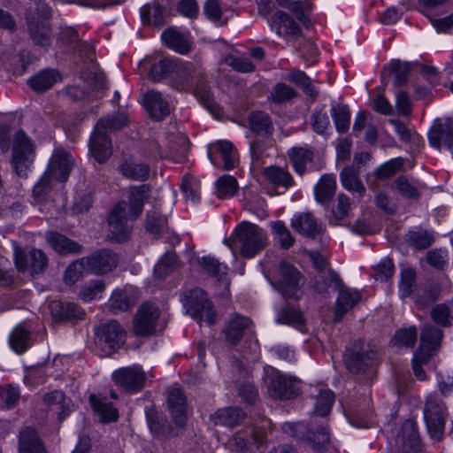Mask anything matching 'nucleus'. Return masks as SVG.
I'll list each match as a JSON object with an SVG mask.
<instances>
[{"mask_svg": "<svg viewBox=\"0 0 453 453\" xmlns=\"http://www.w3.org/2000/svg\"><path fill=\"white\" fill-rule=\"evenodd\" d=\"M149 191L147 185L133 188L128 203L119 202L110 212L108 222L110 233L117 242H125L130 234L128 220L136 219L143 210V203Z\"/></svg>", "mask_w": 453, "mask_h": 453, "instance_id": "f257e3e1", "label": "nucleus"}, {"mask_svg": "<svg viewBox=\"0 0 453 453\" xmlns=\"http://www.w3.org/2000/svg\"><path fill=\"white\" fill-rule=\"evenodd\" d=\"M74 161L71 153L63 148H56L48 165L47 172L35 185L33 196L35 200L42 203L47 200V196L52 188L51 179L65 181L73 167Z\"/></svg>", "mask_w": 453, "mask_h": 453, "instance_id": "f03ea898", "label": "nucleus"}, {"mask_svg": "<svg viewBox=\"0 0 453 453\" xmlns=\"http://www.w3.org/2000/svg\"><path fill=\"white\" fill-rule=\"evenodd\" d=\"M226 243L232 250H239L243 257L252 258L266 247L267 237L264 230L257 225L242 222L229 240H226Z\"/></svg>", "mask_w": 453, "mask_h": 453, "instance_id": "7ed1b4c3", "label": "nucleus"}, {"mask_svg": "<svg viewBox=\"0 0 453 453\" xmlns=\"http://www.w3.org/2000/svg\"><path fill=\"white\" fill-rule=\"evenodd\" d=\"M171 86L180 91H193L202 100H209L210 89L204 71L192 63L177 62Z\"/></svg>", "mask_w": 453, "mask_h": 453, "instance_id": "20e7f679", "label": "nucleus"}, {"mask_svg": "<svg viewBox=\"0 0 453 453\" xmlns=\"http://www.w3.org/2000/svg\"><path fill=\"white\" fill-rule=\"evenodd\" d=\"M283 430L293 437L306 439L315 453H323L331 445L329 430L326 422L316 424L307 433L304 432L307 427L302 422L285 423Z\"/></svg>", "mask_w": 453, "mask_h": 453, "instance_id": "39448f33", "label": "nucleus"}, {"mask_svg": "<svg viewBox=\"0 0 453 453\" xmlns=\"http://www.w3.org/2000/svg\"><path fill=\"white\" fill-rule=\"evenodd\" d=\"M183 305L187 313L194 319L203 320L209 326L215 323L216 311L203 289L194 288L188 291L184 296Z\"/></svg>", "mask_w": 453, "mask_h": 453, "instance_id": "423d86ee", "label": "nucleus"}, {"mask_svg": "<svg viewBox=\"0 0 453 453\" xmlns=\"http://www.w3.org/2000/svg\"><path fill=\"white\" fill-rule=\"evenodd\" d=\"M377 356V350L373 344L359 340L346 354L344 361L350 372L362 373L373 367Z\"/></svg>", "mask_w": 453, "mask_h": 453, "instance_id": "0eeeda50", "label": "nucleus"}, {"mask_svg": "<svg viewBox=\"0 0 453 453\" xmlns=\"http://www.w3.org/2000/svg\"><path fill=\"white\" fill-rule=\"evenodd\" d=\"M96 344L106 354L119 349L126 341V332L115 319L101 324L95 329Z\"/></svg>", "mask_w": 453, "mask_h": 453, "instance_id": "6e6552de", "label": "nucleus"}, {"mask_svg": "<svg viewBox=\"0 0 453 453\" xmlns=\"http://www.w3.org/2000/svg\"><path fill=\"white\" fill-rule=\"evenodd\" d=\"M34 156L35 147L31 139L23 130L17 131L13 138L12 164L18 175L27 174Z\"/></svg>", "mask_w": 453, "mask_h": 453, "instance_id": "1a4fd4ad", "label": "nucleus"}, {"mask_svg": "<svg viewBox=\"0 0 453 453\" xmlns=\"http://www.w3.org/2000/svg\"><path fill=\"white\" fill-rule=\"evenodd\" d=\"M424 418L431 437L440 440L444 431L446 418L444 403L436 396L429 395L424 409Z\"/></svg>", "mask_w": 453, "mask_h": 453, "instance_id": "9d476101", "label": "nucleus"}, {"mask_svg": "<svg viewBox=\"0 0 453 453\" xmlns=\"http://www.w3.org/2000/svg\"><path fill=\"white\" fill-rule=\"evenodd\" d=\"M265 444V434L264 429L254 426L237 432L229 441L230 450L236 453L251 452L252 445L260 451Z\"/></svg>", "mask_w": 453, "mask_h": 453, "instance_id": "9b49d317", "label": "nucleus"}, {"mask_svg": "<svg viewBox=\"0 0 453 453\" xmlns=\"http://www.w3.org/2000/svg\"><path fill=\"white\" fill-rule=\"evenodd\" d=\"M111 377L117 386L130 393L141 391L147 380L146 372L139 365L121 367L116 370Z\"/></svg>", "mask_w": 453, "mask_h": 453, "instance_id": "f8f14e48", "label": "nucleus"}, {"mask_svg": "<svg viewBox=\"0 0 453 453\" xmlns=\"http://www.w3.org/2000/svg\"><path fill=\"white\" fill-rule=\"evenodd\" d=\"M280 278L273 286L285 297L299 298L303 280L292 265L282 261L280 265Z\"/></svg>", "mask_w": 453, "mask_h": 453, "instance_id": "ddd939ff", "label": "nucleus"}, {"mask_svg": "<svg viewBox=\"0 0 453 453\" xmlns=\"http://www.w3.org/2000/svg\"><path fill=\"white\" fill-rule=\"evenodd\" d=\"M159 309L153 303H144L134 319V332L136 335L149 336L157 332Z\"/></svg>", "mask_w": 453, "mask_h": 453, "instance_id": "4468645a", "label": "nucleus"}, {"mask_svg": "<svg viewBox=\"0 0 453 453\" xmlns=\"http://www.w3.org/2000/svg\"><path fill=\"white\" fill-rule=\"evenodd\" d=\"M208 157L215 166L224 170L234 168L237 162V150L229 141H217L208 146Z\"/></svg>", "mask_w": 453, "mask_h": 453, "instance_id": "2eb2a0df", "label": "nucleus"}, {"mask_svg": "<svg viewBox=\"0 0 453 453\" xmlns=\"http://www.w3.org/2000/svg\"><path fill=\"white\" fill-rule=\"evenodd\" d=\"M14 264L19 272L30 270L32 274L42 273L48 266V257L39 249H32L27 255L21 249L14 250Z\"/></svg>", "mask_w": 453, "mask_h": 453, "instance_id": "dca6fc26", "label": "nucleus"}, {"mask_svg": "<svg viewBox=\"0 0 453 453\" xmlns=\"http://www.w3.org/2000/svg\"><path fill=\"white\" fill-rule=\"evenodd\" d=\"M396 453H420L421 443L416 424L411 419L405 420L395 436Z\"/></svg>", "mask_w": 453, "mask_h": 453, "instance_id": "f3484780", "label": "nucleus"}, {"mask_svg": "<svg viewBox=\"0 0 453 453\" xmlns=\"http://www.w3.org/2000/svg\"><path fill=\"white\" fill-rule=\"evenodd\" d=\"M87 258L88 272L95 274H105L111 272L119 263V257L113 251L103 249Z\"/></svg>", "mask_w": 453, "mask_h": 453, "instance_id": "a211bd4d", "label": "nucleus"}, {"mask_svg": "<svg viewBox=\"0 0 453 453\" xmlns=\"http://www.w3.org/2000/svg\"><path fill=\"white\" fill-rule=\"evenodd\" d=\"M297 381L295 379L276 373L268 387L270 395L275 399L287 400L299 394Z\"/></svg>", "mask_w": 453, "mask_h": 453, "instance_id": "6ab92c4d", "label": "nucleus"}, {"mask_svg": "<svg viewBox=\"0 0 453 453\" xmlns=\"http://www.w3.org/2000/svg\"><path fill=\"white\" fill-rule=\"evenodd\" d=\"M19 453H48L43 441L33 426H25L18 435Z\"/></svg>", "mask_w": 453, "mask_h": 453, "instance_id": "aec40b11", "label": "nucleus"}, {"mask_svg": "<svg viewBox=\"0 0 453 453\" xmlns=\"http://www.w3.org/2000/svg\"><path fill=\"white\" fill-rule=\"evenodd\" d=\"M26 20L27 30L33 42L42 47L50 45L51 29L49 22L41 21L32 12H27Z\"/></svg>", "mask_w": 453, "mask_h": 453, "instance_id": "412c9836", "label": "nucleus"}, {"mask_svg": "<svg viewBox=\"0 0 453 453\" xmlns=\"http://www.w3.org/2000/svg\"><path fill=\"white\" fill-rule=\"evenodd\" d=\"M143 102L150 116L155 120H161L170 113L169 103L159 91H147Z\"/></svg>", "mask_w": 453, "mask_h": 453, "instance_id": "4be33fe9", "label": "nucleus"}, {"mask_svg": "<svg viewBox=\"0 0 453 453\" xmlns=\"http://www.w3.org/2000/svg\"><path fill=\"white\" fill-rule=\"evenodd\" d=\"M337 290L334 321L339 322L349 310L360 302L361 294L357 289L344 287L342 283Z\"/></svg>", "mask_w": 453, "mask_h": 453, "instance_id": "5701e85b", "label": "nucleus"}, {"mask_svg": "<svg viewBox=\"0 0 453 453\" xmlns=\"http://www.w3.org/2000/svg\"><path fill=\"white\" fill-rule=\"evenodd\" d=\"M290 225L300 234L314 239L321 233V226L311 212H299L293 216Z\"/></svg>", "mask_w": 453, "mask_h": 453, "instance_id": "b1692460", "label": "nucleus"}, {"mask_svg": "<svg viewBox=\"0 0 453 453\" xmlns=\"http://www.w3.org/2000/svg\"><path fill=\"white\" fill-rule=\"evenodd\" d=\"M442 337L443 332L441 329L433 325H426L421 330L420 344L417 350H421L433 357L441 348Z\"/></svg>", "mask_w": 453, "mask_h": 453, "instance_id": "393cba45", "label": "nucleus"}, {"mask_svg": "<svg viewBox=\"0 0 453 453\" xmlns=\"http://www.w3.org/2000/svg\"><path fill=\"white\" fill-rule=\"evenodd\" d=\"M167 405L174 423L184 426L187 418V399L180 388L172 389L167 397Z\"/></svg>", "mask_w": 453, "mask_h": 453, "instance_id": "a878e982", "label": "nucleus"}, {"mask_svg": "<svg viewBox=\"0 0 453 453\" xmlns=\"http://www.w3.org/2000/svg\"><path fill=\"white\" fill-rule=\"evenodd\" d=\"M89 151L98 163L106 162L112 154L111 142L107 134L95 129L89 141Z\"/></svg>", "mask_w": 453, "mask_h": 453, "instance_id": "bb28decb", "label": "nucleus"}, {"mask_svg": "<svg viewBox=\"0 0 453 453\" xmlns=\"http://www.w3.org/2000/svg\"><path fill=\"white\" fill-rule=\"evenodd\" d=\"M50 310L52 316L59 321L76 322L84 317L83 310L73 303H62L55 300L50 302Z\"/></svg>", "mask_w": 453, "mask_h": 453, "instance_id": "cd10ccee", "label": "nucleus"}, {"mask_svg": "<svg viewBox=\"0 0 453 453\" xmlns=\"http://www.w3.org/2000/svg\"><path fill=\"white\" fill-rule=\"evenodd\" d=\"M251 324L248 317H244L238 313H234L228 319L224 334L226 342L231 345H236L242 338L244 330Z\"/></svg>", "mask_w": 453, "mask_h": 453, "instance_id": "c85d7f7f", "label": "nucleus"}, {"mask_svg": "<svg viewBox=\"0 0 453 453\" xmlns=\"http://www.w3.org/2000/svg\"><path fill=\"white\" fill-rule=\"evenodd\" d=\"M45 238L52 249L60 254H80L82 252V246L55 231H48Z\"/></svg>", "mask_w": 453, "mask_h": 453, "instance_id": "c756f323", "label": "nucleus"}, {"mask_svg": "<svg viewBox=\"0 0 453 453\" xmlns=\"http://www.w3.org/2000/svg\"><path fill=\"white\" fill-rule=\"evenodd\" d=\"M270 25L280 36L298 35L301 33L299 25L288 13L282 11L273 13Z\"/></svg>", "mask_w": 453, "mask_h": 453, "instance_id": "7c9ffc66", "label": "nucleus"}, {"mask_svg": "<svg viewBox=\"0 0 453 453\" xmlns=\"http://www.w3.org/2000/svg\"><path fill=\"white\" fill-rule=\"evenodd\" d=\"M246 417V414L237 407H226L218 410L211 415V419L214 425H220L228 427H234L239 425Z\"/></svg>", "mask_w": 453, "mask_h": 453, "instance_id": "2f4dec72", "label": "nucleus"}, {"mask_svg": "<svg viewBox=\"0 0 453 453\" xmlns=\"http://www.w3.org/2000/svg\"><path fill=\"white\" fill-rule=\"evenodd\" d=\"M428 140L434 148L440 149L443 144L451 150L453 147V127L448 124L434 125L428 133Z\"/></svg>", "mask_w": 453, "mask_h": 453, "instance_id": "473e14b6", "label": "nucleus"}, {"mask_svg": "<svg viewBox=\"0 0 453 453\" xmlns=\"http://www.w3.org/2000/svg\"><path fill=\"white\" fill-rule=\"evenodd\" d=\"M59 80L58 72L54 69H44L32 76L27 83L31 89L42 93L50 89Z\"/></svg>", "mask_w": 453, "mask_h": 453, "instance_id": "72a5a7b5", "label": "nucleus"}, {"mask_svg": "<svg viewBox=\"0 0 453 453\" xmlns=\"http://www.w3.org/2000/svg\"><path fill=\"white\" fill-rule=\"evenodd\" d=\"M44 403L58 413V419L63 420L71 411V400L61 390H54L43 396Z\"/></svg>", "mask_w": 453, "mask_h": 453, "instance_id": "f704fd0d", "label": "nucleus"}, {"mask_svg": "<svg viewBox=\"0 0 453 453\" xmlns=\"http://www.w3.org/2000/svg\"><path fill=\"white\" fill-rule=\"evenodd\" d=\"M199 265L207 274L215 278L218 281L223 282L226 287L229 286L230 281L227 278L228 268L226 265L211 257H202L199 260Z\"/></svg>", "mask_w": 453, "mask_h": 453, "instance_id": "c9c22d12", "label": "nucleus"}, {"mask_svg": "<svg viewBox=\"0 0 453 453\" xmlns=\"http://www.w3.org/2000/svg\"><path fill=\"white\" fill-rule=\"evenodd\" d=\"M335 190V178L331 174H324L314 188L315 199L321 204H326L334 196Z\"/></svg>", "mask_w": 453, "mask_h": 453, "instance_id": "e433bc0d", "label": "nucleus"}, {"mask_svg": "<svg viewBox=\"0 0 453 453\" xmlns=\"http://www.w3.org/2000/svg\"><path fill=\"white\" fill-rule=\"evenodd\" d=\"M341 182L344 188L356 192L359 196H364L365 188L359 178V171L354 165L344 167L340 174Z\"/></svg>", "mask_w": 453, "mask_h": 453, "instance_id": "4c0bfd02", "label": "nucleus"}, {"mask_svg": "<svg viewBox=\"0 0 453 453\" xmlns=\"http://www.w3.org/2000/svg\"><path fill=\"white\" fill-rule=\"evenodd\" d=\"M89 402L94 411L100 417V420L104 423L116 421L119 418V412L112 403L106 398H100L95 395H90Z\"/></svg>", "mask_w": 453, "mask_h": 453, "instance_id": "58836bf2", "label": "nucleus"}, {"mask_svg": "<svg viewBox=\"0 0 453 453\" xmlns=\"http://www.w3.org/2000/svg\"><path fill=\"white\" fill-rule=\"evenodd\" d=\"M342 282L339 275L334 271L328 269L326 272L317 273L313 278L312 286L316 291L325 293L329 288L338 289Z\"/></svg>", "mask_w": 453, "mask_h": 453, "instance_id": "ea45409f", "label": "nucleus"}, {"mask_svg": "<svg viewBox=\"0 0 453 453\" xmlns=\"http://www.w3.org/2000/svg\"><path fill=\"white\" fill-rule=\"evenodd\" d=\"M135 303L134 296L127 289H116L110 300L109 308L114 313L127 311Z\"/></svg>", "mask_w": 453, "mask_h": 453, "instance_id": "a19ab883", "label": "nucleus"}, {"mask_svg": "<svg viewBox=\"0 0 453 453\" xmlns=\"http://www.w3.org/2000/svg\"><path fill=\"white\" fill-rule=\"evenodd\" d=\"M162 39L170 49L180 54H187L190 51V44L185 35L175 28H168L162 34Z\"/></svg>", "mask_w": 453, "mask_h": 453, "instance_id": "79ce46f5", "label": "nucleus"}, {"mask_svg": "<svg viewBox=\"0 0 453 453\" xmlns=\"http://www.w3.org/2000/svg\"><path fill=\"white\" fill-rule=\"evenodd\" d=\"M141 19L143 24L162 27L166 22L165 11L158 4H146L141 8Z\"/></svg>", "mask_w": 453, "mask_h": 453, "instance_id": "37998d69", "label": "nucleus"}, {"mask_svg": "<svg viewBox=\"0 0 453 453\" xmlns=\"http://www.w3.org/2000/svg\"><path fill=\"white\" fill-rule=\"evenodd\" d=\"M9 343L17 353H24L30 347L31 334L22 325H18L10 334Z\"/></svg>", "mask_w": 453, "mask_h": 453, "instance_id": "c03bdc74", "label": "nucleus"}, {"mask_svg": "<svg viewBox=\"0 0 453 453\" xmlns=\"http://www.w3.org/2000/svg\"><path fill=\"white\" fill-rule=\"evenodd\" d=\"M127 124V117L124 112H117L106 117L101 118L95 129L104 133L114 132L123 128Z\"/></svg>", "mask_w": 453, "mask_h": 453, "instance_id": "a18cd8bd", "label": "nucleus"}, {"mask_svg": "<svg viewBox=\"0 0 453 453\" xmlns=\"http://www.w3.org/2000/svg\"><path fill=\"white\" fill-rule=\"evenodd\" d=\"M120 172L127 178L143 181L149 178L150 166L146 164L136 163L128 159L120 165Z\"/></svg>", "mask_w": 453, "mask_h": 453, "instance_id": "49530a36", "label": "nucleus"}, {"mask_svg": "<svg viewBox=\"0 0 453 453\" xmlns=\"http://www.w3.org/2000/svg\"><path fill=\"white\" fill-rule=\"evenodd\" d=\"M392 187L403 197L418 199L420 196L419 189L423 185L418 181H411L404 175H400L394 180Z\"/></svg>", "mask_w": 453, "mask_h": 453, "instance_id": "de8ad7c7", "label": "nucleus"}, {"mask_svg": "<svg viewBox=\"0 0 453 453\" xmlns=\"http://www.w3.org/2000/svg\"><path fill=\"white\" fill-rule=\"evenodd\" d=\"M264 175L273 184L288 189L294 185L290 173L279 166L271 165L264 169Z\"/></svg>", "mask_w": 453, "mask_h": 453, "instance_id": "09e8293b", "label": "nucleus"}, {"mask_svg": "<svg viewBox=\"0 0 453 453\" xmlns=\"http://www.w3.org/2000/svg\"><path fill=\"white\" fill-rule=\"evenodd\" d=\"M176 64L174 60L164 58L151 65L149 76L154 81H162L168 76L172 78Z\"/></svg>", "mask_w": 453, "mask_h": 453, "instance_id": "8fccbe9b", "label": "nucleus"}, {"mask_svg": "<svg viewBox=\"0 0 453 453\" xmlns=\"http://www.w3.org/2000/svg\"><path fill=\"white\" fill-rule=\"evenodd\" d=\"M250 128L257 134H266L272 130V122L267 113L252 111L248 117Z\"/></svg>", "mask_w": 453, "mask_h": 453, "instance_id": "3c124183", "label": "nucleus"}, {"mask_svg": "<svg viewBox=\"0 0 453 453\" xmlns=\"http://www.w3.org/2000/svg\"><path fill=\"white\" fill-rule=\"evenodd\" d=\"M276 321L278 323L287 324L302 330L304 326L303 314L288 305L283 306L278 312Z\"/></svg>", "mask_w": 453, "mask_h": 453, "instance_id": "603ef678", "label": "nucleus"}, {"mask_svg": "<svg viewBox=\"0 0 453 453\" xmlns=\"http://www.w3.org/2000/svg\"><path fill=\"white\" fill-rule=\"evenodd\" d=\"M290 161L299 174H303L306 170V165L313 158V153L304 148H293L288 152Z\"/></svg>", "mask_w": 453, "mask_h": 453, "instance_id": "864d4df0", "label": "nucleus"}, {"mask_svg": "<svg viewBox=\"0 0 453 453\" xmlns=\"http://www.w3.org/2000/svg\"><path fill=\"white\" fill-rule=\"evenodd\" d=\"M334 402V394L330 389H320L316 396L313 413L318 416L329 414Z\"/></svg>", "mask_w": 453, "mask_h": 453, "instance_id": "5fc2aeb1", "label": "nucleus"}, {"mask_svg": "<svg viewBox=\"0 0 453 453\" xmlns=\"http://www.w3.org/2000/svg\"><path fill=\"white\" fill-rule=\"evenodd\" d=\"M146 418L150 430L155 436L167 437L169 435L165 419L160 417L156 410H147Z\"/></svg>", "mask_w": 453, "mask_h": 453, "instance_id": "6e6d98bb", "label": "nucleus"}, {"mask_svg": "<svg viewBox=\"0 0 453 453\" xmlns=\"http://www.w3.org/2000/svg\"><path fill=\"white\" fill-rule=\"evenodd\" d=\"M62 35L66 43L72 45L73 49L81 55L84 53L88 55V58L93 55V49L91 45L81 41L75 29L72 27L65 28L63 31Z\"/></svg>", "mask_w": 453, "mask_h": 453, "instance_id": "4d7b16f0", "label": "nucleus"}, {"mask_svg": "<svg viewBox=\"0 0 453 453\" xmlns=\"http://www.w3.org/2000/svg\"><path fill=\"white\" fill-rule=\"evenodd\" d=\"M418 338V330L415 326L403 328L395 332L391 343L397 347L413 348Z\"/></svg>", "mask_w": 453, "mask_h": 453, "instance_id": "13d9d810", "label": "nucleus"}, {"mask_svg": "<svg viewBox=\"0 0 453 453\" xmlns=\"http://www.w3.org/2000/svg\"><path fill=\"white\" fill-rule=\"evenodd\" d=\"M180 189L186 201H190L192 203H198L200 199V182L196 178L188 175L184 176Z\"/></svg>", "mask_w": 453, "mask_h": 453, "instance_id": "bf43d9fd", "label": "nucleus"}, {"mask_svg": "<svg viewBox=\"0 0 453 453\" xmlns=\"http://www.w3.org/2000/svg\"><path fill=\"white\" fill-rule=\"evenodd\" d=\"M331 115L338 132L345 133L349 127L350 112L348 106L337 104L332 107Z\"/></svg>", "mask_w": 453, "mask_h": 453, "instance_id": "052dcab7", "label": "nucleus"}, {"mask_svg": "<svg viewBox=\"0 0 453 453\" xmlns=\"http://www.w3.org/2000/svg\"><path fill=\"white\" fill-rule=\"evenodd\" d=\"M272 230L281 248L287 250L295 243V238L284 222L280 220L273 222Z\"/></svg>", "mask_w": 453, "mask_h": 453, "instance_id": "680f3d73", "label": "nucleus"}, {"mask_svg": "<svg viewBox=\"0 0 453 453\" xmlns=\"http://www.w3.org/2000/svg\"><path fill=\"white\" fill-rule=\"evenodd\" d=\"M104 288L105 283L103 280H91L81 288L80 296L83 301L89 302L100 298Z\"/></svg>", "mask_w": 453, "mask_h": 453, "instance_id": "e2e57ef3", "label": "nucleus"}, {"mask_svg": "<svg viewBox=\"0 0 453 453\" xmlns=\"http://www.w3.org/2000/svg\"><path fill=\"white\" fill-rule=\"evenodd\" d=\"M296 96V92L285 83H277L272 88L269 99L275 104L286 103Z\"/></svg>", "mask_w": 453, "mask_h": 453, "instance_id": "0e129e2a", "label": "nucleus"}, {"mask_svg": "<svg viewBox=\"0 0 453 453\" xmlns=\"http://www.w3.org/2000/svg\"><path fill=\"white\" fill-rule=\"evenodd\" d=\"M85 271L88 272L86 257L80 258L68 265L65 272V283L73 284L76 282L82 277Z\"/></svg>", "mask_w": 453, "mask_h": 453, "instance_id": "69168bd1", "label": "nucleus"}, {"mask_svg": "<svg viewBox=\"0 0 453 453\" xmlns=\"http://www.w3.org/2000/svg\"><path fill=\"white\" fill-rule=\"evenodd\" d=\"M407 236L409 243L418 250L428 248L434 241V235L425 230L411 231Z\"/></svg>", "mask_w": 453, "mask_h": 453, "instance_id": "338daca9", "label": "nucleus"}, {"mask_svg": "<svg viewBox=\"0 0 453 453\" xmlns=\"http://www.w3.org/2000/svg\"><path fill=\"white\" fill-rule=\"evenodd\" d=\"M20 398L19 388L12 386L5 385L0 387V404L7 409L14 408Z\"/></svg>", "mask_w": 453, "mask_h": 453, "instance_id": "774afa93", "label": "nucleus"}]
</instances>
